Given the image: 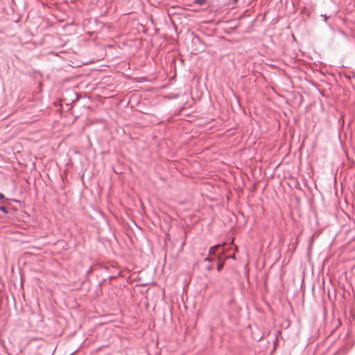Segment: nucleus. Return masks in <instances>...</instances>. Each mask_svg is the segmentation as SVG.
<instances>
[{"mask_svg":"<svg viewBox=\"0 0 355 355\" xmlns=\"http://www.w3.org/2000/svg\"><path fill=\"white\" fill-rule=\"evenodd\" d=\"M206 0H194V2L200 6H202L205 3Z\"/></svg>","mask_w":355,"mask_h":355,"instance_id":"nucleus-4","label":"nucleus"},{"mask_svg":"<svg viewBox=\"0 0 355 355\" xmlns=\"http://www.w3.org/2000/svg\"><path fill=\"white\" fill-rule=\"evenodd\" d=\"M230 257H231V258H232V259H235V255H234V254H233V255H232Z\"/></svg>","mask_w":355,"mask_h":355,"instance_id":"nucleus-10","label":"nucleus"},{"mask_svg":"<svg viewBox=\"0 0 355 355\" xmlns=\"http://www.w3.org/2000/svg\"><path fill=\"white\" fill-rule=\"evenodd\" d=\"M224 262H219L217 265V270L220 271L224 266Z\"/></svg>","mask_w":355,"mask_h":355,"instance_id":"nucleus-3","label":"nucleus"},{"mask_svg":"<svg viewBox=\"0 0 355 355\" xmlns=\"http://www.w3.org/2000/svg\"><path fill=\"white\" fill-rule=\"evenodd\" d=\"M67 173V168H65L64 171H63V174L65 175Z\"/></svg>","mask_w":355,"mask_h":355,"instance_id":"nucleus-9","label":"nucleus"},{"mask_svg":"<svg viewBox=\"0 0 355 355\" xmlns=\"http://www.w3.org/2000/svg\"><path fill=\"white\" fill-rule=\"evenodd\" d=\"M10 200L6 198V200H3L0 205V211L6 214L15 215L17 209L11 205Z\"/></svg>","mask_w":355,"mask_h":355,"instance_id":"nucleus-2","label":"nucleus"},{"mask_svg":"<svg viewBox=\"0 0 355 355\" xmlns=\"http://www.w3.org/2000/svg\"><path fill=\"white\" fill-rule=\"evenodd\" d=\"M92 271H93V268H92V266H91V267L88 269V270L87 271V275H89V274H91V273L92 272Z\"/></svg>","mask_w":355,"mask_h":355,"instance_id":"nucleus-6","label":"nucleus"},{"mask_svg":"<svg viewBox=\"0 0 355 355\" xmlns=\"http://www.w3.org/2000/svg\"><path fill=\"white\" fill-rule=\"evenodd\" d=\"M225 244L216 245L209 248V256L205 259V261L211 262L216 259L220 260L222 259V254L224 253Z\"/></svg>","mask_w":355,"mask_h":355,"instance_id":"nucleus-1","label":"nucleus"},{"mask_svg":"<svg viewBox=\"0 0 355 355\" xmlns=\"http://www.w3.org/2000/svg\"><path fill=\"white\" fill-rule=\"evenodd\" d=\"M68 65L71 66V67H80L81 64L80 63H73L71 62V64H68Z\"/></svg>","mask_w":355,"mask_h":355,"instance_id":"nucleus-5","label":"nucleus"},{"mask_svg":"<svg viewBox=\"0 0 355 355\" xmlns=\"http://www.w3.org/2000/svg\"><path fill=\"white\" fill-rule=\"evenodd\" d=\"M238 0H234V2H236Z\"/></svg>","mask_w":355,"mask_h":355,"instance_id":"nucleus-11","label":"nucleus"},{"mask_svg":"<svg viewBox=\"0 0 355 355\" xmlns=\"http://www.w3.org/2000/svg\"><path fill=\"white\" fill-rule=\"evenodd\" d=\"M212 269H213V266H207V270L208 271H210V270H211Z\"/></svg>","mask_w":355,"mask_h":355,"instance_id":"nucleus-7","label":"nucleus"},{"mask_svg":"<svg viewBox=\"0 0 355 355\" xmlns=\"http://www.w3.org/2000/svg\"><path fill=\"white\" fill-rule=\"evenodd\" d=\"M323 17H324V21H327V19L329 18V17H327L326 15H322Z\"/></svg>","mask_w":355,"mask_h":355,"instance_id":"nucleus-8","label":"nucleus"}]
</instances>
